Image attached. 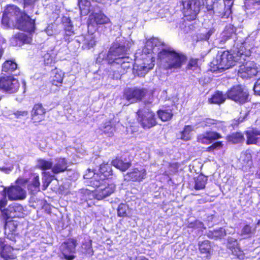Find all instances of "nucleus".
<instances>
[{
	"instance_id": "52",
	"label": "nucleus",
	"mask_w": 260,
	"mask_h": 260,
	"mask_svg": "<svg viewBox=\"0 0 260 260\" xmlns=\"http://www.w3.org/2000/svg\"><path fill=\"white\" fill-rule=\"evenodd\" d=\"M253 90L255 94L260 95V78L258 79L255 82L253 86Z\"/></svg>"
},
{
	"instance_id": "44",
	"label": "nucleus",
	"mask_w": 260,
	"mask_h": 260,
	"mask_svg": "<svg viewBox=\"0 0 260 260\" xmlns=\"http://www.w3.org/2000/svg\"><path fill=\"white\" fill-rule=\"evenodd\" d=\"M37 167L42 170H47L52 168V162L44 159L38 160Z\"/></svg>"
},
{
	"instance_id": "40",
	"label": "nucleus",
	"mask_w": 260,
	"mask_h": 260,
	"mask_svg": "<svg viewBox=\"0 0 260 260\" xmlns=\"http://www.w3.org/2000/svg\"><path fill=\"white\" fill-rule=\"evenodd\" d=\"M44 64L53 67L56 62L55 55L53 52H47L43 56Z\"/></svg>"
},
{
	"instance_id": "55",
	"label": "nucleus",
	"mask_w": 260,
	"mask_h": 260,
	"mask_svg": "<svg viewBox=\"0 0 260 260\" xmlns=\"http://www.w3.org/2000/svg\"><path fill=\"white\" fill-rule=\"evenodd\" d=\"M14 115L17 118H19L22 116H26L28 114L27 111H17L14 113Z\"/></svg>"
},
{
	"instance_id": "18",
	"label": "nucleus",
	"mask_w": 260,
	"mask_h": 260,
	"mask_svg": "<svg viewBox=\"0 0 260 260\" xmlns=\"http://www.w3.org/2000/svg\"><path fill=\"white\" fill-rule=\"evenodd\" d=\"M111 23L110 18L106 16L102 10L97 12H92L88 18V24L93 26L94 25H101Z\"/></svg>"
},
{
	"instance_id": "33",
	"label": "nucleus",
	"mask_w": 260,
	"mask_h": 260,
	"mask_svg": "<svg viewBox=\"0 0 260 260\" xmlns=\"http://www.w3.org/2000/svg\"><path fill=\"white\" fill-rule=\"evenodd\" d=\"M207 180L208 178L207 176L203 175L202 174H199L194 179V189L196 190L204 189L207 184Z\"/></svg>"
},
{
	"instance_id": "32",
	"label": "nucleus",
	"mask_w": 260,
	"mask_h": 260,
	"mask_svg": "<svg viewBox=\"0 0 260 260\" xmlns=\"http://www.w3.org/2000/svg\"><path fill=\"white\" fill-rule=\"evenodd\" d=\"M54 76L52 77L51 83L53 85L60 87L62 84L63 73L60 70L55 68L53 71Z\"/></svg>"
},
{
	"instance_id": "16",
	"label": "nucleus",
	"mask_w": 260,
	"mask_h": 260,
	"mask_svg": "<svg viewBox=\"0 0 260 260\" xmlns=\"http://www.w3.org/2000/svg\"><path fill=\"white\" fill-rule=\"evenodd\" d=\"M3 191L11 201L22 200L26 197L25 191L18 185L5 187Z\"/></svg>"
},
{
	"instance_id": "21",
	"label": "nucleus",
	"mask_w": 260,
	"mask_h": 260,
	"mask_svg": "<svg viewBox=\"0 0 260 260\" xmlns=\"http://www.w3.org/2000/svg\"><path fill=\"white\" fill-rule=\"evenodd\" d=\"M61 23L63 25V39L65 41L70 42L72 40L71 37L75 34L71 19L69 17H63Z\"/></svg>"
},
{
	"instance_id": "36",
	"label": "nucleus",
	"mask_w": 260,
	"mask_h": 260,
	"mask_svg": "<svg viewBox=\"0 0 260 260\" xmlns=\"http://www.w3.org/2000/svg\"><path fill=\"white\" fill-rule=\"evenodd\" d=\"M226 235L225 230L223 228H219L212 231H209L207 234L209 238L221 239Z\"/></svg>"
},
{
	"instance_id": "48",
	"label": "nucleus",
	"mask_w": 260,
	"mask_h": 260,
	"mask_svg": "<svg viewBox=\"0 0 260 260\" xmlns=\"http://www.w3.org/2000/svg\"><path fill=\"white\" fill-rule=\"evenodd\" d=\"M245 116H240L237 118H234L232 120L231 125L233 128L237 127L240 123L245 121Z\"/></svg>"
},
{
	"instance_id": "23",
	"label": "nucleus",
	"mask_w": 260,
	"mask_h": 260,
	"mask_svg": "<svg viewBox=\"0 0 260 260\" xmlns=\"http://www.w3.org/2000/svg\"><path fill=\"white\" fill-rule=\"evenodd\" d=\"M246 136V144H257L259 143L258 136H260V130H258L256 128L252 127L250 129L244 132Z\"/></svg>"
},
{
	"instance_id": "59",
	"label": "nucleus",
	"mask_w": 260,
	"mask_h": 260,
	"mask_svg": "<svg viewBox=\"0 0 260 260\" xmlns=\"http://www.w3.org/2000/svg\"><path fill=\"white\" fill-rule=\"evenodd\" d=\"M50 183V181H49V182H47L46 183H45V182H43V190L46 189V188L49 185Z\"/></svg>"
},
{
	"instance_id": "8",
	"label": "nucleus",
	"mask_w": 260,
	"mask_h": 260,
	"mask_svg": "<svg viewBox=\"0 0 260 260\" xmlns=\"http://www.w3.org/2000/svg\"><path fill=\"white\" fill-rule=\"evenodd\" d=\"M184 17L188 21L194 20L200 11L199 0H182Z\"/></svg>"
},
{
	"instance_id": "41",
	"label": "nucleus",
	"mask_w": 260,
	"mask_h": 260,
	"mask_svg": "<svg viewBox=\"0 0 260 260\" xmlns=\"http://www.w3.org/2000/svg\"><path fill=\"white\" fill-rule=\"evenodd\" d=\"M81 247L84 250V253L88 254L89 256H92L94 254V250L92 248V241L90 239H87L81 244Z\"/></svg>"
},
{
	"instance_id": "1",
	"label": "nucleus",
	"mask_w": 260,
	"mask_h": 260,
	"mask_svg": "<svg viewBox=\"0 0 260 260\" xmlns=\"http://www.w3.org/2000/svg\"><path fill=\"white\" fill-rule=\"evenodd\" d=\"M1 23L6 28H16L32 34L36 29L35 20L32 19L25 11H21L14 4H8L3 11Z\"/></svg>"
},
{
	"instance_id": "54",
	"label": "nucleus",
	"mask_w": 260,
	"mask_h": 260,
	"mask_svg": "<svg viewBox=\"0 0 260 260\" xmlns=\"http://www.w3.org/2000/svg\"><path fill=\"white\" fill-rule=\"evenodd\" d=\"M214 2L212 0H206V8L208 11H212L214 9Z\"/></svg>"
},
{
	"instance_id": "3",
	"label": "nucleus",
	"mask_w": 260,
	"mask_h": 260,
	"mask_svg": "<svg viewBox=\"0 0 260 260\" xmlns=\"http://www.w3.org/2000/svg\"><path fill=\"white\" fill-rule=\"evenodd\" d=\"M222 135L215 131H207L204 133L199 134L197 137V142L204 145H209L206 148V151L214 153L215 151L220 149L223 147L222 141H215L221 139Z\"/></svg>"
},
{
	"instance_id": "43",
	"label": "nucleus",
	"mask_w": 260,
	"mask_h": 260,
	"mask_svg": "<svg viewBox=\"0 0 260 260\" xmlns=\"http://www.w3.org/2000/svg\"><path fill=\"white\" fill-rule=\"evenodd\" d=\"M17 228L14 220L6 221L5 224V233L8 234H14Z\"/></svg>"
},
{
	"instance_id": "6",
	"label": "nucleus",
	"mask_w": 260,
	"mask_h": 260,
	"mask_svg": "<svg viewBox=\"0 0 260 260\" xmlns=\"http://www.w3.org/2000/svg\"><path fill=\"white\" fill-rule=\"evenodd\" d=\"M228 99L239 104H244L248 101L249 93L240 85L231 87L226 92Z\"/></svg>"
},
{
	"instance_id": "5",
	"label": "nucleus",
	"mask_w": 260,
	"mask_h": 260,
	"mask_svg": "<svg viewBox=\"0 0 260 260\" xmlns=\"http://www.w3.org/2000/svg\"><path fill=\"white\" fill-rule=\"evenodd\" d=\"M137 121L144 129H150L157 124L155 113L150 108H140L136 112Z\"/></svg>"
},
{
	"instance_id": "62",
	"label": "nucleus",
	"mask_w": 260,
	"mask_h": 260,
	"mask_svg": "<svg viewBox=\"0 0 260 260\" xmlns=\"http://www.w3.org/2000/svg\"><path fill=\"white\" fill-rule=\"evenodd\" d=\"M253 1V4H257V5H259L260 4V0H252Z\"/></svg>"
},
{
	"instance_id": "4",
	"label": "nucleus",
	"mask_w": 260,
	"mask_h": 260,
	"mask_svg": "<svg viewBox=\"0 0 260 260\" xmlns=\"http://www.w3.org/2000/svg\"><path fill=\"white\" fill-rule=\"evenodd\" d=\"M90 183L95 187L94 198L102 200L113 194L116 190V185L109 181L91 180Z\"/></svg>"
},
{
	"instance_id": "34",
	"label": "nucleus",
	"mask_w": 260,
	"mask_h": 260,
	"mask_svg": "<svg viewBox=\"0 0 260 260\" xmlns=\"http://www.w3.org/2000/svg\"><path fill=\"white\" fill-rule=\"evenodd\" d=\"M158 118L162 121L171 120L173 116L172 110L170 108L164 109H159L157 111Z\"/></svg>"
},
{
	"instance_id": "57",
	"label": "nucleus",
	"mask_w": 260,
	"mask_h": 260,
	"mask_svg": "<svg viewBox=\"0 0 260 260\" xmlns=\"http://www.w3.org/2000/svg\"><path fill=\"white\" fill-rule=\"evenodd\" d=\"M187 228L189 229H195L197 228L196 221L190 222L188 223Z\"/></svg>"
},
{
	"instance_id": "28",
	"label": "nucleus",
	"mask_w": 260,
	"mask_h": 260,
	"mask_svg": "<svg viewBox=\"0 0 260 260\" xmlns=\"http://www.w3.org/2000/svg\"><path fill=\"white\" fill-rule=\"evenodd\" d=\"M101 135H105L108 137H111L114 136L116 131V126L111 121H108L104 123L103 126L99 128Z\"/></svg>"
},
{
	"instance_id": "10",
	"label": "nucleus",
	"mask_w": 260,
	"mask_h": 260,
	"mask_svg": "<svg viewBox=\"0 0 260 260\" xmlns=\"http://www.w3.org/2000/svg\"><path fill=\"white\" fill-rule=\"evenodd\" d=\"M20 87L18 80L13 76L0 77V90L8 93H14L18 91Z\"/></svg>"
},
{
	"instance_id": "29",
	"label": "nucleus",
	"mask_w": 260,
	"mask_h": 260,
	"mask_svg": "<svg viewBox=\"0 0 260 260\" xmlns=\"http://www.w3.org/2000/svg\"><path fill=\"white\" fill-rule=\"evenodd\" d=\"M82 43L83 49H90L95 46L96 41L92 35L86 34L82 37Z\"/></svg>"
},
{
	"instance_id": "45",
	"label": "nucleus",
	"mask_w": 260,
	"mask_h": 260,
	"mask_svg": "<svg viewBox=\"0 0 260 260\" xmlns=\"http://www.w3.org/2000/svg\"><path fill=\"white\" fill-rule=\"evenodd\" d=\"M128 208L127 205L124 203H120L117 208V216L120 217L127 216V211Z\"/></svg>"
},
{
	"instance_id": "7",
	"label": "nucleus",
	"mask_w": 260,
	"mask_h": 260,
	"mask_svg": "<svg viewBox=\"0 0 260 260\" xmlns=\"http://www.w3.org/2000/svg\"><path fill=\"white\" fill-rule=\"evenodd\" d=\"M216 62V67L214 71H224L234 66L237 60L230 51L224 50L219 55H217Z\"/></svg>"
},
{
	"instance_id": "13",
	"label": "nucleus",
	"mask_w": 260,
	"mask_h": 260,
	"mask_svg": "<svg viewBox=\"0 0 260 260\" xmlns=\"http://www.w3.org/2000/svg\"><path fill=\"white\" fill-rule=\"evenodd\" d=\"M77 245V241L74 238H69L64 241L61 245V253L63 258L66 260H74L76 255V247Z\"/></svg>"
},
{
	"instance_id": "38",
	"label": "nucleus",
	"mask_w": 260,
	"mask_h": 260,
	"mask_svg": "<svg viewBox=\"0 0 260 260\" xmlns=\"http://www.w3.org/2000/svg\"><path fill=\"white\" fill-rule=\"evenodd\" d=\"M90 0H78V6L79 7L80 14L86 15L90 12Z\"/></svg>"
},
{
	"instance_id": "51",
	"label": "nucleus",
	"mask_w": 260,
	"mask_h": 260,
	"mask_svg": "<svg viewBox=\"0 0 260 260\" xmlns=\"http://www.w3.org/2000/svg\"><path fill=\"white\" fill-rule=\"evenodd\" d=\"M29 182L28 178L19 177L15 181L16 185L25 186Z\"/></svg>"
},
{
	"instance_id": "2",
	"label": "nucleus",
	"mask_w": 260,
	"mask_h": 260,
	"mask_svg": "<svg viewBox=\"0 0 260 260\" xmlns=\"http://www.w3.org/2000/svg\"><path fill=\"white\" fill-rule=\"evenodd\" d=\"M156 58L160 62L164 63L166 70L180 69L187 60L185 54L171 47L160 49L157 53Z\"/></svg>"
},
{
	"instance_id": "9",
	"label": "nucleus",
	"mask_w": 260,
	"mask_h": 260,
	"mask_svg": "<svg viewBox=\"0 0 260 260\" xmlns=\"http://www.w3.org/2000/svg\"><path fill=\"white\" fill-rule=\"evenodd\" d=\"M148 93V90L146 88L128 87L124 89L123 96L127 101L134 103L141 101Z\"/></svg>"
},
{
	"instance_id": "60",
	"label": "nucleus",
	"mask_w": 260,
	"mask_h": 260,
	"mask_svg": "<svg viewBox=\"0 0 260 260\" xmlns=\"http://www.w3.org/2000/svg\"><path fill=\"white\" fill-rule=\"evenodd\" d=\"M0 170L2 171H4V172H7V171H8V170L10 171L11 169H9V168L5 167H0Z\"/></svg>"
},
{
	"instance_id": "31",
	"label": "nucleus",
	"mask_w": 260,
	"mask_h": 260,
	"mask_svg": "<svg viewBox=\"0 0 260 260\" xmlns=\"http://www.w3.org/2000/svg\"><path fill=\"white\" fill-rule=\"evenodd\" d=\"M111 164L122 172L126 171L131 166V161L124 162L120 158L116 157L111 161Z\"/></svg>"
},
{
	"instance_id": "42",
	"label": "nucleus",
	"mask_w": 260,
	"mask_h": 260,
	"mask_svg": "<svg viewBox=\"0 0 260 260\" xmlns=\"http://www.w3.org/2000/svg\"><path fill=\"white\" fill-rule=\"evenodd\" d=\"M40 185L39 177L37 175L33 178L30 183L27 184V188L31 193H34V192L39 190Z\"/></svg>"
},
{
	"instance_id": "11",
	"label": "nucleus",
	"mask_w": 260,
	"mask_h": 260,
	"mask_svg": "<svg viewBox=\"0 0 260 260\" xmlns=\"http://www.w3.org/2000/svg\"><path fill=\"white\" fill-rule=\"evenodd\" d=\"M126 52L127 48L124 45L118 44L111 48L106 57L108 63L112 64L116 61L125 58L128 56Z\"/></svg>"
},
{
	"instance_id": "25",
	"label": "nucleus",
	"mask_w": 260,
	"mask_h": 260,
	"mask_svg": "<svg viewBox=\"0 0 260 260\" xmlns=\"http://www.w3.org/2000/svg\"><path fill=\"white\" fill-rule=\"evenodd\" d=\"M2 246L1 255L5 260H12L16 258V255L13 253V248L8 245H4L2 241L0 242Z\"/></svg>"
},
{
	"instance_id": "63",
	"label": "nucleus",
	"mask_w": 260,
	"mask_h": 260,
	"mask_svg": "<svg viewBox=\"0 0 260 260\" xmlns=\"http://www.w3.org/2000/svg\"><path fill=\"white\" fill-rule=\"evenodd\" d=\"M138 260H148L147 258L145 256H141Z\"/></svg>"
},
{
	"instance_id": "53",
	"label": "nucleus",
	"mask_w": 260,
	"mask_h": 260,
	"mask_svg": "<svg viewBox=\"0 0 260 260\" xmlns=\"http://www.w3.org/2000/svg\"><path fill=\"white\" fill-rule=\"evenodd\" d=\"M252 233L251 226L249 224H245L242 229V235H249Z\"/></svg>"
},
{
	"instance_id": "61",
	"label": "nucleus",
	"mask_w": 260,
	"mask_h": 260,
	"mask_svg": "<svg viewBox=\"0 0 260 260\" xmlns=\"http://www.w3.org/2000/svg\"><path fill=\"white\" fill-rule=\"evenodd\" d=\"M0 38H1V36H0ZM3 53H4V50H3L1 45L0 44V59L2 58Z\"/></svg>"
},
{
	"instance_id": "37",
	"label": "nucleus",
	"mask_w": 260,
	"mask_h": 260,
	"mask_svg": "<svg viewBox=\"0 0 260 260\" xmlns=\"http://www.w3.org/2000/svg\"><path fill=\"white\" fill-rule=\"evenodd\" d=\"M14 41L19 44H30L32 41V37L22 32H18L13 37Z\"/></svg>"
},
{
	"instance_id": "12",
	"label": "nucleus",
	"mask_w": 260,
	"mask_h": 260,
	"mask_svg": "<svg viewBox=\"0 0 260 260\" xmlns=\"http://www.w3.org/2000/svg\"><path fill=\"white\" fill-rule=\"evenodd\" d=\"M257 73L256 64L253 61L248 60L240 65L238 75L243 79H247L255 76Z\"/></svg>"
},
{
	"instance_id": "50",
	"label": "nucleus",
	"mask_w": 260,
	"mask_h": 260,
	"mask_svg": "<svg viewBox=\"0 0 260 260\" xmlns=\"http://www.w3.org/2000/svg\"><path fill=\"white\" fill-rule=\"evenodd\" d=\"M212 34L211 30H209L206 33H201L198 35V39L200 41H208Z\"/></svg>"
},
{
	"instance_id": "64",
	"label": "nucleus",
	"mask_w": 260,
	"mask_h": 260,
	"mask_svg": "<svg viewBox=\"0 0 260 260\" xmlns=\"http://www.w3.org/2000/svg\"><path fill=\"white\" fill-rule=\"evenodd\" d=\"M259 224H260V219H259V220L257 221V223H256V224H257V225H258Z\"/></svg>"
},
{
	"instance_id": "20",
	"label": "nucleus",
	"mask_w": 260,
	"mask_h": 260,
	"mask_svg": "<svg viewBox=\"0 0 260 260\" xmlns=\"http://www.w3.org/2000/svg\"><path fill=\"white\" fill-rule=\"evenodd\" d=\"M232 4L226 8L225 5H223L218 1L214 2L213 14H217L218 16L222 18H228L232 14Z\"/></svg>"
},
{
	"instance_id": "26",
	"label": "nucleus",
	"mask_w": 260,
	"mask_h": 260,
	"mask_svg": "<svg viewBox=\"0 0 260 260\" xmlns=\"http://www.w3.org/2000/svg\"><path fill=\"white\" fill-rule=\"evenodd\" d=\"M228 99L226 93L224 94L222 91L216 90L212 95L211 98L208 99V103L211 104L220 105L223 103Z\"/></svg>"
},
{
	"instance_id": "35",
	"label": "nucleus",
	"mask_w": 260,
	"mask_h": 260,
	"mask_svg": "<svg viewBox=\"0 0 260 260\" xmlns=\"http://www.w3.org/2000/svg\"><path fill=\"white\" fill-rule=\"evenodd\" d=\"M186 71H198L201 70L200 59L198 58L190 57L185 67Z\"/></svg>"
},
{
	"instance_id": "47",
	"label": "nucleus",
	"mask_w": 260,
	"mask_h": 260,
	"mask_svg": "<svg viewBox=\"0 0 260 260\" xmlns=\"http://www.w3.org/2000/svg\"><path fill=\"white\" fill-rule=\"evenodd\" d=\"M191 131L190 125H185L183 130L181 132V139L184 141H188L190 140V133Z\"/></svg>"
},
{
	"instance_id": "15",
	"label": "nucleus",
	"mask_w": 260,
	"mask_h": 260,
	"mask_svg": "<svg viewBox=\"0 0 260 260\" xmlns=\"http://www.w3.org/2000/svg\"><path fill=\"white\" fill-rule=\"evenodd\" d=\"M46 109L41 103H36L34 105L30 111V117L32 122L36 125L45 120Z\"/></svg>"
},
{
	"instance_id": "30",
	"label": "nucleus",
	"mask_w": 260,
	"mask_h": 260,
	"mask_svg": "<svg viewBox=\"0 0 260 260\" xmlns=\"http://www.w3.org/2000/svg\"><path fill=\"white\" fill-rule=\"evenodd\" d=\"M225 139L232 144H239L244 142L245 139L244 135L240 132H236L228 135Z\"/></svg>"
},
{
	"instance_id": "49",
	"label": "nucleus",
	"mask_w": 260,
	"mask_h": 260,
	"mask_svg": "<svg viewBox=\"0 0 260 260\" xmlns=\"http://www.w3.org/2000/svg\"><path fill=\"white\" fill-rule=\"evenodd\" d=\"M232 253L237 258L239 259H244V254L239 247H235L232 250Z\"/></svg>"
},
{
	"instance_id": "19",
	"label": "nucleus",
	"mask_w": 260,
	"mask_h": 260,
	"mask_svg": "<svg viewBox=\"0 0 260 260\" xmlns=\"http://www.w3.org/2000/svg\"><path fill=\"white\" fill-rule=\"evenodd\" d=\"M154 57L146 55L142 58L141 64L137 66L136 72L138 75L140 77L144 76V75L150 70L152 69L154 66Z\"/></svg>"
},
{
	"instance_id": "27",
	"label": "nucleus",
	"mask_w": 260,
	"mask_h": 260,
	"mask_svg": "<svg viewBox=\"0 0 260 260\" xmlns=\"http://www.w3.org/2000/svg\"><path fill=\"white\" fill-rule=\"evenodd\" d=\"M115 63L119 64L118 68V72L120 75L124 74L127 72L128 70L131 69L133 63L132 59L128 56L124 59L116 61Z\"/></svg>"
},
{
	"instance_id": "22",
	"label": "nucleus",
	"mask_w": 260,
	"mask_h": 260,
	"mask_svg": "<svg viewBox=\"0 0 260 260\" xmlns=\"http://www.w3.org/2000/svg\"><path fill=\"white\" fill-rule=\"evenodd\" d=\"M198 248L201 254H205L207 259H210L212 255L213 249L211 242L208 240L200 241L198 243Z\"/></svg>"
},
{
	"instance_id": "17",
	"label": "nucleus",
	"mask_w": 260,
	"mask_h": 260,
	"mask_svg": "<svg viewBox=\"0 0 260 260\" xmlns=\"http://www.w3.org/2000/svg\"><path fill=\"white\" fill-rule=\"evenodd\" d=\"M112 174L113 171L111 165L108 162H103L100 165L98 171L94 173L91 180H108Z\"/></svg>"
},
{
	"instance_id": "39",
	"label": "nucleus",
	"mask_w": 260,
	"mask_h": 260,
	"mask_svg": "<svg viewBox=\"0 0 260 260\" xmlns=\"http://www.w3.org/2000/svg\"><path fill=\"white\" fill-rule=\"evenodd\" d=\"M17 68V64L15 62L11 60H7L3 63L2 71L7 74H11Z\"/></svg>"
},
{
	"instance_id": "14",
	"label": "nucleus",
	"mask_w": 260,
	"mask_h": 260,
	"mask_svg": "<svg viewBox=\"0 0 260 260\" xmlns=\"http://www.w3.org/2000/svg\"><path fill=\"white\" fill-rule=\"evenodd\" d=\"M147 171L143 166L139 165L133 167L125 175L126 179L128 181L141 182L146 178Z\"/></svg>"
},
{
	"instance_id": "58",
	"label": "nucleus",
	"mask_w": 260,
	"mask_h": 260,
	"mask_svg": "<svg viewBox=\"0 0 260 260\" xmlns=\"http://www.w3.org/2000/svg\"><path fill=\"white\" fill-rule=\"evenodd\" d=\"M224 122L223 121H219L216 120H212V122L210 123L211 124L214 125V124H220L221 125H223V123Z\"/></svg>"
},
{
	"instance_id": "46",
	"label": "nucleus",
	"mask_w": 260,
	"mask_h": 260,
	"mask_svg": "<svg viewBox=\"0 0 260 260\" xmlns=\"http://www.w3.org/2000/svg\"><path fill=\"white\" fill-rule=\"evenodd\" d=\"M158 41V39L156 38H151L147 41L145 47H149V51L148 52V53H150L151 51H152L154 47L157 45Z\"/></svg>"
},
{
	"instance_id": "56",
	"label": "nucleus",
	"mask_w": 260,
	"mask_h": 260,
	"mask_svg": "<svg viewBox=\"0 0 260 260\" xmlns=\"http://www.w3.org/2000/svg\"><path fill=\"white\" fill-rule=\"evenodd\" d=\"M7 203L6 195L4 193L3 198L0 200V210H2L3 208L5 207L7 205Z\"/></svg>"
},
{
	"instance_id": "24",
	"label": "nucleus",
	"mask_w": 260,
	"mask_h": 260,
	"mask_svg": "<svg viewBox=\"0 0 260 260\" xmlns=\"http://www.w3.org/2000/svg\"><path fill=\"white\" fill-rule=\"evenodd\" d=\"M68 161L65 157H59L56 159V163L53 165L52 172L53 174L63 173L68 170Z\"/></svg>"
}]
</instances>
